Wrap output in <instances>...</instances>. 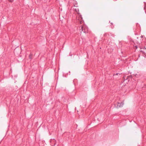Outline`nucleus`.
I'll list each match as a JSON object with an SVG mask.
<instances>
[{"mask_svg": "<svg viewBox=\"0 0 146 146\" xmlns=\"http://www.w3.org/2000/svg\"><path fill=\"white\" fill-rule=\"evenodd\" d=\"M83 29V27H82V30H83V29Z\"/></svg>", "mask_w": 146, "mask_h": 146, "instance_id": "nucleus-3", "label": "nucleus"}, {"mask_svg": "<svg viewBox=\"0 0 146 146\" xmlns=\"http://www.w3.org/2000/svg\"><path fill=\"white\" fill-rule=\"evenodd\" d=\"M123 102L121 103H118L117 104V106L118 108H120L123 106Z\"/></svg>", "mask_w": 146, "mask_h": 146, "instance_id": "nucleus-1", "label": "nucleus"}, {"mask_svg": "<svg viewBox=\"0 0 146 146\" xmlns=\"http://www.w3.org/2000/svg\"><path fill=\"white\" fill-rule=\"evenodd\" d=\"M9 1L10 2H12L13 1V0H9Z\"/></svg>", "mask_w": 146, "mask_h": 146, "instance_id": "nucleus-2", "label": "nucleus"}]
</instances>
